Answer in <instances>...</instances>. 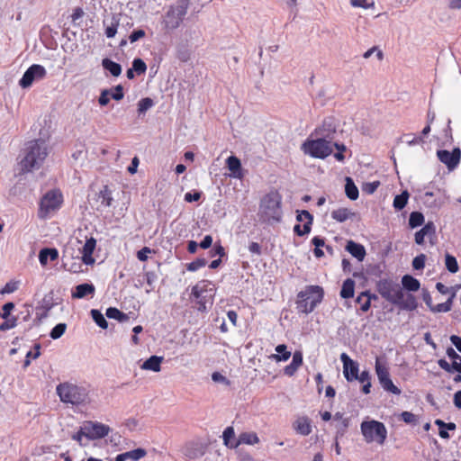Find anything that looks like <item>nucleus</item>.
<instances>
[{"label":"nucleus","mask_w":461,"mask_h":461,"mask_svg":"<svg viewBox=\"0 0 461 461\" xmlns=\"http://www.w3.org/2000/svg\"><path fill=\"white\" fill-rule=\"evenodd\" d=\"M380 295L401 310L413 311L417 308L416 297L403 291L402 285L391 279H382L377 284Z\"/></svg>","instance_id":"f257e3e1"},{"label":"nucleus","mask_w":461,"mask_h":461,"mask_svg":"<svg viewBox=\"0 0 461 461\" xmlns=\"http://www.w3.org/2000/svg\"><path fill=\"white\" fill-rule=\"evenodd\" d=\"M49 154L48 145L42 140H34L26 143L20 160L23 173L41 167Z\"/></svg>","instance_id":"f03ea898"},{"label":"nucleus","mask_w":461,"mask_h":461,"mask_svg":"<svg viewBox=\"0 0 461 461\" xmlns=\"http://www.w3.org/2000/svg\"><path fill=\"white\" fill-rule=\"evenodd\" d=\"M56 393L60 401L67 404L80 405L89 401L87 388L72 382L60 383L56 387Z\"/></svg>","instance_id":"7ed1b4c3"},{"label":"nucleus","mask_w":461,"mask_h":461,"mask_svg":"<svg viewBox=\"0 0 461 461\" xmlns=\"http://www.w3.org/2000/svg\"><path fill=\"white\" fill-rule=\"evenodd\" d=\"M323 289L319 285L307 286L298 294L297 309L305 314L312 312L323 299Z\"/></svg>","instance_id":"20e7f679"},{"label":"nucleus","mask_w":461,"mask_h":461,"mask_svg":"<svg viewBox=\"0 0 461 461\" xmlns=\"http://www.w3.org/2000/svg\"><path fill=\"white\" fill-rule=\"evenodd\" d=\"M360 431L367 443L384 445L387 438V429L384 424L375 420H366L360 424Z\"/></svg>","instance_id":"39448f33"},{"label":"nucleus","mask_w":461,"mask_h":461,"mask_svg":"<svg viewBox=\"0 0 461 461\" xmlns=\"http://www.w3.org/2000/svg\"><path fill=\"white\" fill-rule=\"evenodd\" d=\"M281 196L276 192L267 194L261 201L260 214L263 221H279L282 217Z\"/></svg>","instance_id":"423d86ee"},{"label":"nucleus","mask_w":461,"mask_h":461,"mask_svg":"<svg viewBox=\"0 0 461 461\" xmlns=\"http://www.w3.org/2000/svg\"><path fill=\"white\" fill-rule=\"evenodd\" d=\"M214 294L215 289L213 285L203 280L193 286L191 298L196 300L198 311L206 312L208 305L211 306L213 303Z\"/></svg>","instance_id":"0eeeda50"},{"label":"nucleus","mask_w":461,"mask_h":461,"mask_svg":"<svg viewBox=\"0 0 461 461\" xmlns=\"http://www.w3.org/2000/svg\"><path fill=\"white\" fill-rule=\"evenodd\" d=\"M191 0H177L175 5L170 6L165 16V27L167 30H176L183 23Z\"/></svg>","instance_id":"6e6552de"},{"label":"nucleus","mask_w":461,"mask_h":461,"mask_svg":"<svg viewBox=\"0 0 461 461\" xmlns=\"http://www.w3.org/2000/svg\"><path fill=\"white\" fill-rule=\"evenodd\" d=\"M302 150L316 158H325L332 153V142L326 139H308L302 145Z\"/></svg>","instance_id":"1a4fd4ad"},{"label":"nucleus","mask_w":461,"mask_h":461,"mask_svg":"<svg viewBox=\"0 0 461 461\" xmlns=\"http://www.w3.org/2000/svg\"><path fill=\"white\" fill-rule=\"evenodd\" d=\"M62 203V195L59 191H50L41 199L40 203L39 217L47 218L48 215L56 211Z\"/></svg>","instance_id":"9d476101"},{"label":"nucleus","mask_w":461,"mask_h":461,"mask_svg":"<svg viewBox=\"0 0 461 461\" xmlns=\"http://www.w3.org/2000/svg\"><path fill=\"white\" fill-rule=\"evenodd\" d=\"M47 71L41 65H32L23 74L19 81L22 88L30 87L35 80L42 79L46 77Z\"/></svg>","instance_id":"9b49d317"},{"label":"nucleus","mask_w":461,"mask_h":461,"mask_svg":"<svg viewBox=\"0 0 461 461\" xmlns=\"http://www.w3.org/2000/svg\"><path fill=\"white\" fill-rule=\"evenodd\" d=\"M110 428L104 424L86 421L82 426V433L87 439L102 438L108 435Z\"/></svg>","instance_id":"f8f14e48"},{"label":"nucleus","mask_w":461,"mask_h":461,"mask_svg":"<svg viewBox=\"0 0 461 461\" xmlns=\"http://www.w3.org/2000/svg\"><path fill=\"white\" fill-rule=\"evenodd\" d=\"M337 132V123L333 117L324 119L321 125L315 129L311 137L315 136L320 139H326L332 142Z\"/></svg>","instance_id":"ddd939ff"},{"label":"nucleus","mask_w":461,"mask_h":461,"mask_svg":"<svg viewBox=\"0 0 461 461\" xmlns=\"http://www.w3.org/2000/svg\"><path fill=\"white\" fill-rule=\"evenodd\" d=\"M375 371L379 383L381 384L384 390L388 391L396 395H399L401 393V390L397 386H395L393 381L391 380L387 368L380 365L378 360H376L375 363Z\"/></svg>","instance_id":"4468645a"},{"label":"nucleus","mask_w":461,"mask_h":461,"mask_svg":"<svg viewBox=\"0 0 461 461\" xmlns=\"http://www.w3.org/2000/svg\"><path fill=\"white\" fill-rule=\"evenodd\" d=\"M438 160L445 164L448 170H454L459 164L461 158V150L455 148L452 151L440 149L437 151Z\"/></svg>","instance_id":"2eb2a0df"},{"label":"nucleus","mask_w":461,"mask_h":461,"mask_svg":"<svg viewBox=\"0 0 461 461\" xmlns=\"http://www.w3.org/2000/svg\"><path fill=\"white\" fill-rule=\"evenodd\" d=\"M343 363V375L347 381L352 382L358 378V364L352 360L346 353L340 355Z\"/></svg>","instance_id":"dca6fc26"},{"label":"nucleus","mask_w":461,"mask_h":461,"mask_svg":"<svg viewBox=\"0 0 461 461\" xmlns=\"http://www.w3.org/2000/svg\"><path fill=\"white\" fill-rule=\"evenodd\" d=\"M296 220L298 221H304L303 228L297 224L294 228V231L298 236H303L311 231V227L313 221L312 215L306 210L297 211Z\"/></svg>","instance_id":"f3484780"},{"label":"nucleus","mask_w":461,"mask_h":461,"mask_svg":"<svg viewBox=\"0 0 461 461\" xmlns=\"http://www.w3.org/2000/svg\"><path fill=\"white\" fill-rule=\"evenodd\" d=\"M96 240L94 238L87 239L83 245L81 250L82 254V261L86 265H93L95 263V259L92 257V254L95 249Z\"/></svg>","instance_id":"a211bd4d"},{"label":"nucleus","mask_w":461,"mask_h":461,"mask_svg":"<svg viewBox=\"0 0 461 461\" xmlns=\"http://www.w3.org/2000/svg\"><path fill=\"white\" fill-rule=\"evenodd\" d=\"M294 429L300 435L308 436L312 432V425L309 418L298 417L293 423Z\"/></svg>","instance_id":"6ab92c4d"},{"label":"nucleus","mask_w":461,"mask_h":461,"mask_svg":"<svg viewBox=\"0 0 461 461\" xmlns=\"http://www.w3.org/2000/svg\"><path fill=\"white\" fill-rule=\"evenodd\" d=\"M346 250L360 262L363 261L366 257L365 247L353 240L348 241Z\"/></svg>","instance_id":"aec40b11"},{"label":"nucleus","mask_w":461,"mask_h":461,"mask_svg":"<svg viewBox=\"0 0 461 461\" xmlns=\"http://www.w3.org/2000/svg\"><path fill=\"white\" fill-rule=\"evenodd\" d=\"M183 453L186 457L195 459L203 455V449L200 444L189 442L184 447Z\"/></svg>","instance_id":"412c9836"},{"label":"nucleus","mask_w":461,"mask_h":461,"mask_svg":"<svg viewBox=\"0 0 461 461\" xmlns=\"http://www.w3.org/2000/svg\"><path fill=\"white\" fill-rule=\"evenodd\" d=\"M95 288L92 284H80L75 287V291L72 293V297L77 299H81L86 297V295H93L95 294Z\"/></svg>","instance_id":"4be33fe9"},{"label":"nucleus","mask_w":461,"mask_h":461,"mask_svg":"<svg viewBox=\"0 0 461 461\" xmlns=\"http://www.w3.org/2000/svg\"><path fill=\"white\" fill-rule=\"evenodd\" d=\"M97 203H99L98 210L101 208H107L112 205L113 197L112 192L107 185L104 186L103 189L97 194Z\"/></svg>","instance_id":"5701e85b"},{"label":"nucleus","mask_w":461,"mask_h":461,"mask_svg":"<svg viewBox=\"0 0 461 461\" xmlns=\"http://www.w3.org/2000/svg\"><path fill=\"white\" fill-rule=\"evenodd\" d=\"M163 361V357L151 356L147 360L143 362L140 366V368L143 370H150L153 372H159L161 369V363Z\"/></svg>","instance_id":"b1692460"},{"label":"nucleus","mask_w":461,"mask_h":461,"mask_svg":"<svg viewBox=\"0 0 461 461\" xmlns=\"http://www.w3.org/2000/svg\"><path fill=\"white\" fill-rule=\"evenodd\" d=\"M223 444L229 448L238 447V438L235 437L233 427H227L222 433Z\"/></svg>","instance_id":"393cba45"},{"label":"nucleus","mask_w":461,"mask_h":461,"mask_svg":"<svg viewBox=\"0 0 461 461\" xmlns=\"http://www.w3.org/2000/svg\"><path fill=\"white\" fill-rule=\"evenodd\" d=\"M402 287L410 292H416L420 289V284L418 279L410 275H405L402 278Z\"/></svg>","instance_id":"a878e982"},{"label":"nucleus","mask_w":461,"mask_h":461,"mask_svg":"<svg viewBox=\"0 0 461 461\" xmlns=\"http://www.w3.org/2000/svg\"><path fill=\"white\" fill-rule=\"evenodd\" d=\"M59 252L56 249H42L39 253V260L42 266H46L48 263V258L51 261H54L58 258Z\"/></svg>","instance_id":"bb28decb"},{"label":"nucleus","mask_w":461,"mask_h":461,"mask_svg":"<svg viewBox=\"0 0 461 461\" xmlns=\"http://www.w3.org/2000/svg\"><path fill=\"white\" fill-rule=\"evenodd\" d=\"M456 289H457V286L451 287L452 293H451L450 297L447 301H444L443 303H438V304L435 305V308H433V312H449L452 308V303H453V299L456 296Z\"/></svg>","instance_id":"cd10ccee"},{"label":"nucleus","mask_w":461,"mask_h":461,"mask_svg":"<svg viewBox=\"0 0 461 461\" xmlns=\"http://www.w3.org/2000/svg\"><path fill=\"white\" fill-rule=\"evenodd\" d=\"M102 66L104 69L108 70L113 77H119L122 73L121 65L113 61L110 59H104L102 60Z\"/></svg>","instance_id":"c85d7f7f"},{"label":"nucleus","mask_w":461,"mask_h":461,"mask_svg":"<svg viewBox=\"0 0 461 461\" xmlns=\"http://www.w3.org/2000/svg\"><path fill=\"white\" fill-rule=\"evenodd\" d=\"M355 292V282L354 280L348 278L346 279L340 290V296L344 299H348L354 296Z\"/></svg>","instance_id":"c756f323"},{"label":"nucleus","mask_w":461,"mask_h":461,"mask_svg":"<svg viewBox=\"0 0 461 461\" xmlns=\"http://www.w3.org/2000/svg\"><path fill=\"white\" fill-rule=\"evenodd\" d=\"M259 442V438L255 432H243L238 438V447L242 444L255 445Z\"/></svg>","instance_id":"7c9ffc66"},{"label":"nucleus","mask_w":461,"mask_h":461,"mask_svg":"<svg viewBox=\"0 0 461 461\" xmlns=\"http://www.w3.org/2000/svg\"><path fill=\"white\" fill-rule=\"evenodd\" d=\"M276 351L277 354H274L270 357L277 362L286 361L291 357V352L287 350V347L285 344L277 345Z\"/></svg>","instance_id":"2f4dec72"},{"label":"nucleus","mask_w":461,"mask_h":461,"mask_svg":"<svg viewBox=\"0 0 461 461\" xmlns=\"http://www.w3.org/2000/svg\"><path fill=\"white\" fill-rule=\"evenodd\" d=\"M355 215L354 212H350L347 208H339L337 210L332 211L331 217L339 222H343L348 219L353 217Z\"/></svg>","instance_id":"473e14b6"},{"label":"nucleus","mask_w":461,"mask_h":461,"mask_svg":"<svg viewBox=\"0 0 461 461\" xmlns=\"http://www.w3.org/2000/svg\"><path fill=\"white\" fill-rule=\"evenodd\" d=\"M345 193L348 198L355 201L358 198V189L350 177H346Z\"/></svg>","instance_id":"72a5a7b5"},{"label":"nucleus","mask_w":461,"mask_h":461,"mask_svg":"<svg viewBox=\"0 0 461 461\" xmlns=\"http://www.w3.org/2000/svg\"><path fill=\"white\" fill-rule=\"evenodd\" d=\"M356 302L360 304V309L363 312H367L371 305V295L369 292H362L357 297Z\"/></svg>","instance_id":"f704fd0d"},{"label":"nucleus","mask_w":461,"mask_h":461,"mask_svg":"<svg viewBox=\"0 0 461 461\" xmlns=\"http://www.w3.org/2000/svg\"><path fill=\"white\" fill-rule=\"evenodd\" d=\"M409 199V193L408 191H403L402 194L396 195L393 199V207L394 209L400 211L402 210L408 202Z\"/></svg>","instance_id":"c9c22d12"},{"label":"nucleus","mask_w":461,"mask_h":461,"mask_svg":"<svg viewBox=\"0 0 461 461\" xmlns=\"http://www.w3.org/2000/svg\"><path fill=\"white\" fill-rule=\"evenodd\" d=\"M124 457L126 460L139 461L147 455V451L144 448H136L131 451L124 452Z\"/></svg>","instance_id":"e433bc0d"},{"label":"nucleus","mask_w":461,"mask_h":461,"mask_svg":"<svg viewBox=\"0 0 461 461\" xmlns=\"http://www.w3.org/2000/svg\"><path fill=\"white\" fill-rule=\"evenodd\" d=\"M105 315L109 319H114L121 322L128 320L129 318L125 313H123L122 312L119 311L117 308L114 307L108 308L106 310Z\"/></svg>","instance_id":"4c0bfd02"},{"label":"nucleus","mask_w":461,"mask_h":461,"mask_svg":"<svg viewBox=\"0 0 461 461\" xmlns=\"http://www.w3.org/2000/svg\"><path fill=\"white\" fill-rule=\"evenodd\" d=\"M226 164L228 169L235 176L241 169L240 160L235 156L229 157L226 160Z\"/></svg>","instance_id":"58836bf2"},{"label":"nucleus","mask_w":461,"mask_h":461,"mask_svg":"<svg viewBox=\"0 0 461 461\" xmlns=\"http://www.w3.org/2000/svg\"><path fill=\"white\" fill-rule=\"evenodd\" d=\"M91 316L94 320V321L102 329H107L108 328V322L105 320L104 314L99 311L93 309L91 310Z\"/></svg>","instance_id":"ea45409f"},{"label":"nucleus","mask_w":461,"mask_h":461,"mask_svg":"<svg viewBox=\"0 0 461 461\" xmlns=\"http://www.w3.org/2000/svg\"><path fill=\"white\" fill-rule=\"evenodd\" d=\"M424 223V216L420 212H412L410 214L409 225L411 228H417Z\"/></svg>","instance_id":"a19ab883"},{"label":"nucleus","mask_w":461,"mask_h":461,"mask_svg":"<svg viewBox=\"0 0 461 461\" xmlns=\"http://www.w3.org/2000/svg\"><path fill=\"white\" fill-rule=\"evenodd\" d=\"M445 264L450 273H456L458 271V264L456 258L448 253L446 254Z\"/></svg>","instance_id":"79ce46f5"},{"label":"nucleus","mask_w":461,"mask_h":461,"mask_svg":"<svg viewBox=\"0 0 461 461\" xmlns=\"http://www.w3.org/2000/svg\"><path fill=\"white\" fill-rule=\"evenodd\" d=\"M67 325L65 323L57 324L50 331V336L53 339H59L66 331Z\"/></svg>","instance_id":"37998d69"},{"label":"nucleus","mask_w":461,"mask_h":461,"mask_svg":"<svg viewBox=\"0 0 461 461\" xmlns=\"http://www.w3.org/2000/svg\"><path fill=\"white\" fill-rule=\"evenodd\" d=\"M438 364L440 366V368H442L443 370H445L447 373H453V372L456 371V369H458L457 368V366H458L457 361H453V363L450 365L447 360L439 359L438 361Z\"/></svg>","instance_id":"c03bdc74"},{"label":"nucleus","mask_w":461,"mask_h":461,"mask_svg":"<svg viewBox=\"0 0 461 461\" xmlns=\"http://www.w3.org/2000/svg\"><path fill=\"white\" fill-rule=\"evenodd\" d=\"M153 100L149 97L142 98L138 104L139 113H144L153 106Z\"/></svg>","instance_id":"a18cd8bd"},{"label":"nucleus","mask_w":461,"mask_h":461,"mask_svg":"<svg viewBox=\"0 0 461 461\" xmlns=\"http://www.w3.org/2000/svg\"><path fill=\"white\" fill-rule=\"evenodd\" d=\"M401 420L407 424L416 425L418 423V418L415 414L410 411H402L400 415Z\"/></svg>","instance_id":"49530a36"},{"label":"nucleus","mask_w":461,"mask_h":461,"mask_svg":"<svg viewBox=\"0 0 461 461\" xmlns=\"http://www.w3.org/2000/svg\"><path fill=\"white\" fill-rule=\"evenodd\" d=\"M132 68L139 75L144 74L147 70V66L141 59H135L132 61Z\"/></svg>","instance_id":"de8ad7c7"},{"label":"nucleus","mask_w":461,"mask_h":461,"mask_svg":"<svg viewBox=\"0 0 461 461\" xmlns=\"http://www.w3.org/2000/svg\"><path fill=\"white\" fill-rule=\"evenodd\" d=\"M350 5L353 7H361L364 9H367L370 7H374L375 2L373 0H350Z\"/></svg>","instance_id":"09e8293b"},{"label":"nucleus","mask_w":461,"mask_h":461,"mask_svg":"<svg viewBox=\"0 0 461 461\" xmlns=\"http://www.w3.org/2000/svg\"><path fill=\"white\" fill-rule=\"evenodd\" d=\"M207 263V260L205 258H197L194 261L189 263L186 267L188 271L194 272L198 270L199 268L204 267Z\"/></svg>","instance_id":"8fccbe9b"},{"label":"nucleus","mask_w":461,"mask_h":461,"mask_svg":"<svg viewBox=\"0 0 461 461\" xmlns=\"http://www.w3.org/2000/svg\"><path fill=\"white\" fill-rule=\"evenodd\" d=\"M426 256L424 254H420L415 257L412 260V267L416 270L423 269L425 267Z\"/></svg>","instance_id":"3c124183"},{"label":"nucleus","mask_w":461,"mask_h":461,"mask_svg":"<svg viewBox=\"0 0 461 461\" xmlns=\"http://www.w3.org/2000/svg\"><path fill=\"white\" fill-rule=\"evenodd\" d=\"M380 183L378 181H375V182H370V183H366L364 185H363V191L368 194H372L373 193L375 192V190L377 189V187L379 186Z\"/></svg>","instance_id":"603ef678"},{"label":"nucleus","mask_w":461,"mask_h":461,"mask_svg":"<svg viewBox=\"0 0 461 461\" xmlns=\"http://www.w3.org/2000/svg\"><path fill=\"white\" fill-rule=\"evenodd\" d=\"M16 326V319H6L4 322L0 324V330L5 331L7 330H11Z\"/></svg>","instance_id":"864d4df0"},{"label":"nucleus","mask_w":461,"mask_h":461,"mask_svg":"<svg viewBox=\"0 0 461 461\" xmlns=\"http://www.w3.org/2000/svg\"><path fill=\"white\" fill-rule=\"evenodd\" d=\"M421 230L425 232L428 237L434 236L436 233V227L432 221H428Z\"/></svg>","instance_id":"5fc2aeb1"},{"label":"nucleus","mask_w":461,"mask_h":461,"mask_svg":"<svg viewBox=\"0 0 461 461\" xmlns=\"http://www.w3.org/2000/svg\"><path fill=\"white\" fill-rule=\"evenodd\" d=\"M348 424H349L348 419H342L341 420H339L338 422V424L336 425L337 433L343 435L344 432L346 431L347 428L348 427Z\"/></svg>","instance_id":"6e6d98bb"},{"label":"nucleus","mask_w":461,"mask_h":461,"mask_svg":"<svg viewBox=\"0 0 461 461\" xmlns=\"http://www.w3.org/2000/svg\"><path fill=\"white\" fill-rule=\"evenodd\" d=\"M145 32L141 29L133 31L129 36V40L131 43L139 41L140 39L145 37Z\"/></svg>","instance_id":"4d7b16f0"},{"label":"nucleus","mask_w":461,"mask_h":461,"mask_svg":"<svg viewBox=\"0 0 461 461\" xmlns=\"http://www.w3.org/2000/svg\"><path fill=\"white\" fill-rule=\"evenodd\" d=\"M151 249L149 247H144L137 252V258L140 261H146L148 259V254L151 253Z\"/></svg>","instance_id":"13d9d810"},{"label":"nucleus","mask_w":461,"mask_h":461,"mask_svg":"<svg viewBox=\"0 0 461 461\" xmlns=\"http://www.w3.org/2000/svg\"><path fill=\"white\" fill-rule=\"evenodd\" d=\"M111 97L116 101H120L123 98V88L121 85H118L114 87V92L110 93Z\"/></svg>","instance_id":"bf43d9fd"},{"label":"nucleus","mask_w":461,"mask_h":461,"mask_svg":"<svg viewBox=\"0 0 461 461\" xmlns=\"http://www.w3.org/2000/svg\"><path fill=\"white\" fill-rule=\"evenodd\" d=\"M110 90L108 89H104L102 92H101V95L99 96V104L103 106L108 104L109 101H110Z\"/></svg>","instance_id":"052dcab7"},{"label":"nucleus","mask_w":461,"mask_h":461,"mask_svg":"<svg viewBox=\"0 0 461 461\" xmlns=\"http://www.w3.org/2000/svg\"><path fill=\"white\" fill-rule=\"evenodd\" d=\"M422 299L424 303L428 305V307L430 309V311L433 312V308H435V306L432 304L431 296L427 290H423Z\"/></svg>","instance_id":"680f3d73"},{"label":"nucleus","mask_w":461,"mask_h":461,"mask_svg":"<svg viewBox=\"0 0 461 461\" xmlns=\"http://www.w3.org/2000/svg\"><path fill=\"white\" fill-rule=\"evenodd\" d=\"M300 366H296L295 364H294L293 362H291L290 365L286 366L284 369V373L288 375V376H292L295 374V372L297 371V369L299 368Z\"/></svg>","instance_id":"e2e57ef3"},{"label":"nucleus","mask_w":461,"mask_h":461,"mask_svg":"<svg viewBox=\"0 0 461 461\" xmlns=\"http://www.w3.org/2000/svg\"><path fill=\"white\" fill-rule=\"evenodd\" d=\"M14 308V304L13 303H6L5 304L3 305V313H2V317L4 319H7L8 316L10 315V312Z\"/></svg>","instance_id":"0e129e2a"},{"label":"nucleus","mask_w":461,"mask_h":461,"mask_svg":"<svg viewBox=\"0 0 461 461\" xmlns=\"http://www.w3.org/2000/svg\"><path fill=\"white\" fill-rule=\"evenodd\" d=\"M117 25H118V23H112V25L106 27L105 35L107 38H113L115 36V34L117 32Z\"/></svg>","instance_id":"69168bd1"},{"label":"nucleus","mask_w":461,"mask_h":461,"mask_svg":"<svg viewBox=\"0 0 461 461\" xmlns=\"http://www.w3.org/2000/svg\"><path fill=\"white\" fill-rule=\"evenodd\" d=\"M201 197V193L199 192H194V193H186L185 194V200L188 203H192V202H196L200 199Z\"/></svg>","instance_id":"338daca9"},{"label":"nucleus","mask_w":461,"mask_h":461,"mask_svg":"<svg viewBox=\"0 0 461 461\" xmlns=\"http://www.w3.org/2000/svg\"><path fill=\"white\" fill-rule=\"evenodd\" d=\"M446 353L453 361L461 362V356H459L453 348H448Z\"/></svg>","instance_id":"774afa93"}]
</instances>
